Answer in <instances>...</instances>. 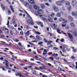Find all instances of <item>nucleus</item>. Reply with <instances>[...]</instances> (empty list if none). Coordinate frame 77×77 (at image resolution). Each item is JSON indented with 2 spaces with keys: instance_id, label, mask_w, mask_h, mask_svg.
I'll return each mask as SVG.
<instances>
[{
  "instance_id": "nucleus-10",
  "label": "nucleus",
  "mask_w": 77,
  "mask_h": 77,
  "mask_svg": "<svg viewBox=\"0 0 77 77\" xmlns=\"http://www.w3.org/2000/svg\"><path fill=\"white\" fill-rule=\"evenodd\" d=\"M72 3L73 6L77 5V2L75 0H73L72 2Z\"/></svg>"
},
{
  "instance_id": "nucleus-23",
  "label": "nucleus",
  "mask_w": 77,
  "mask_h": 77,
  "mask_svg": "<svg viewBox=\"0 0 77 77\" xmlns=\"http://www.w3.org/2000/svg\"><path fill=\"white\" fill-rule=\"evenodd\" d=\"M35 33L36 34L38 35H41V33L39 32L35 31Z\"/></svg>"
},
{
  "instance_id": "nucleus-52",
  "label": "nucleus",
  "mask_w": 77,
  "mask_h": 77,
  "mask_svg": "<svg viewBox=\"0 0 77 77\" xmlns=\"http://www.w3.org/2000/svg\"><path fill=\"white\" fill-rule=\"evenodd\" d=\"M39 68H40L41 69H45V68H42L41 67H40Z\"/></svg>"
},
{
  "instance_id": "nucleus-21",
  "label": "nucleus",
  "mask_w": 77,
  "mask_h": 77,
  "mask_svg": "<svg viewBox=\"0 0 77 77\" xmlns=\"http://www.w3.org/2000/svg\"><path fill=\"white\" fill-rule=\"evenodd\" d=\"M73 35L75 36H77V32L76 31H74L73 33Z\"/></svg>"
},
{
  "instance_id": "nucleus-22",
  "label": "nucleus",
  "mask_w": 77,
  "mask_h": 77,
  "mask_svg": "<svg viewBox=\"0 0 77 77\" xmlns=\"http://www.w3.org/2000/svg\"><path fill=\"white\" fill-rule=\"evenodd\" d=\"M48 21L49 22H50L51 23H53V21L51 18L48 19Z\"/></svg>"
},
{
  "instance_id": "nucleus-46",
  "label": "nucleus",
  "mask_w": 77,
  "mask_h": 77,
  "mask_svg": "<svg viewBox=\"0 0 77 77\" xmlns=\"http://www.w3.org/2000/svg\"><path fill=\"white\" fill-rule=\"evenodd\" d=\"M48 54H49V55H51V54H52H52H53V52H49L48 53Z\"/></svg>"
},
{
  "instance_id": "nucleus-63",
  "label": "nucleus",
  "mask_w": 77,
  "mask_h": 77,
  "mask_svg": "<svg viewBox=\"0 0 77 77\" xmlns=\"http://www.w3.org/2000/svg\"><path fill=\"white\" fill-rule=\"evenodd\" d=\"M58 70H59V71H62V69L60 68H58Z\"/></svg>"
},
{
  "instance_id": "nucleus-36",
  "label": "nucleus",
  "mask_w": 77,
  "mask_h": 77,
  "mask_svg": "<svg viewBox=\"0 0 77 77\" xmlns=\"http://www.w3.org/2000/svg\"><path fill=\"white\" fill-rule=\"evenodd\" d=\"M29 44H30V45H35L32 43H31L30 42H29Z\"/></svg>"
},
{
  "instance_id": "nucleus-37",
  "label": "nucleus",
  "mask_w": 77,
  "mask_h": 77,
  "mask_svg": "<svg viewBox=\"0 0 77 77\" xmlns=\"http://www.w3.org/2000/svg\"><path fill=\"white\" fill-rule=\"evenodd\" d=\"M9 20L8 21L7 23V25L8 26V27H9Z\"/></svg>"
},
{
  "instance_id": "nucleus-3",
  "label": "nucleus",
  "mask_w": 77,
  "mask_h": 77,
  "mask_svg": "<svg viewBox=\"0 0 77 77\" xmlns=\"http://www.w3.org/2000/svg\"><path fill=\"white\" fill-rule=\"evenodd\" d=\"M65 4L66 5L68 6V9H69V11H71V6L70 5V3L68 1H66L65 2Z\"/></svg>"
},
{
  "instance_id": "nucleus-55",
  "label": "nucleus",
  "mask_w": 77,
  "mask_h": 77,
  "mask_svg": "<svg viewBox=\"0 0 77 77\" xmlns=\"http://www.w3.org/2000/svg\"><path fill=\"white\" fill-rule=\"evenodd\" d=\"M36 63H38L39 64H41V62H36Z\"/></svg>"
},
{
  "instance_id": "nucleus-30",
  "label": "nucleus",
  "mask_w": 77,
  "mask_h": 77,
  "mask_svg": "<svg viewBox=\"0 0 77 77\" xmlns=\"http://www.w3.org/2000/svg\"><path fill=\"white\" fill-rule=\"evenodd\" d=\"M66 24H62V27H65V26H66Z\"/></svg>"
},
{
  "instance_id": "nucleus-20",
  "label": "nucleus",
  "mask_w": 77,
  "mask_h": 77,
  "mask_svg": "<svg viewBox=\"0 0 77 77\" xmlns=\"http://www.w3.org/2000/svg\"><path fill=\"white\" fill-rule=\"evenodd\" d=\"M10 8H11V9L12 11V12H15V11L13 9V8H12V7L11 5L10 6Z\"/></svg>"
},
{
  "instance_id": "nucleus-53",
  "label": "nucleus",
  "mask_w": 77,
  "mask_h": 77,
  "mask_svg": "<svg viewBox=\"0 0 77 77\" xmlns=\"http://www.w3.org/2000/svg\"><path fill=\"white\" fill-rule=\"evenodd\" d=\"M44 40L45 41V42H48V41H47V39H46L45 38H44Z\"/></svg>"
},
{
  "instance_id": "nucleus-2",
  "label": "nucleus",
  "mask_w": 77,
  "mask_h": 77,
  "mask_svg": "<svg viewBox=\"0 0 77 77\" xmlns=\"http://www.w3.org/2000/svg\"><path fill=\"white\" fill-rule=\"evenodd\" d=\"M53 8L54 9V11L55 12H57L59 11V8L57 7L55 5H53Z\"/></svg>"
},
{
  "instance_id": "nucleus-48",
  "label": "nucleus",
  "mask_w": 77,
  "mask_h": 77,
  "mask_svg": "<svg viewBox=\"0 0 77 77\" xmlns=\"http://www.w3.org/2000/svg\"><path fill=\"white\" fill-rule=\"evenodd\" d=\"M20 35H23V31H21V32H20Z\"/></svg>"
},
{
  "instance_id": "nucleus-31",
  "label": "nucleus",
  "mask_w": 77,
  "mask_h": 77,
  "mask_svg": "<svg viewBox=\"0 0 77 77\" xmlns=\"http://www.w3.org/2000/svg\"><path fill=\"white\" fill-rule=\"evenodd\" d=\"M8 15H11V11H10L9 10L8 11Z\"/></svg>"
},
{
  "instance_id": "nucleus-9",
  "label": "nucleus",
  "mask_w": 77,
  "mask_h": 77,
  "mask_svg": "<svg viewBox=\"0 0 77 77\" xmlns=\"http://www.w3.org/2000/svg\"><path fill=\"white\" fill-rule=\"evenodd\" d=\"M35 14L37 16H39L40 17H42V15H40V13H39V12L38 11H35Z\"/></svg>"
},
{
  "instance_id": "nucleus-25",
  "label": "nucleus",
  "mask_w": 77,
  "mask_h": 77,
  "mask_svg": "<svg viewBox=\"0 0 77 77\" xmlns=\"http://www.w3.org/2000/svg\"><path fill=\"white\" fill-rule=\"evenodd\" d=\"M29 8L30 10H32V5H29Z\"/></svg>"
},
{
  "instance_id": "nucleus-42",
  "label": "nucleus",
  "mask_w": 77,
  "mask_h": 77,
  "mask_svg": "<svg viewBox=\"0 0 77 77\" xmlns=\"http://www.w3.org/2000/svg\"><path fill=\"white\" fill-rule=\"evenodd\" d=\"M45 5H46V6H50V5L48 4V3H45Z\"/></svg>"
},
{
  "instance_id": "nucleus-16",
  "label": "nucleus",
  "mask_w": 77,
  "mask_h": 77,
  "mask_svg": "<svg viewBox=\"0 0 77 77\" xmlns=\"http://www.w3.org/2000/svg\"><path fill=\"white\" fill-rule=\"evenodd\" d=\"M54 15H55V14L53 13H52L51 14V15H50L49 16V17H53V16Z\"/></svg>"
},
{
  "instance_id": "nucleus-56",
  "label": "nucleus",
  "mask_w": 77,
  "mask_h": 77,
  "mask_svg": "<svg viewBox=\"0 0 77 77\" xmlns=\"http://www.w3.org/2000/svg\"><path fill=\"white\" fill-rule=\"evenodd\" d=\"M19 16H22L23 14L21 13H20L19 14Z\"/></svg>"
},
{
  "instance_id": "nucleus-7",
  "label": "nucleus",
  "mask_w": 77,
  "mask_h": 77,
  "mask_svg": "<svg viewBox=\"0 0 77 77\" xmlns=\"http://www.w3.org/2000/svg\"><path fill=\"white\" fill-rule=\"evenodd\" d=\"M33 8L35 10H38L39 9V7H38L36 5H33Z\"/></svg>"
},
{
  "instance_id": "nucleus-64",
  "label": "nucleus",
  "mask_w": 77,
  "mask_h": 77,
  "mask_svg": "<svg viewBox=\"0 0 77 77\" xmlns=\"http://www.w3.org/2000/svg\"><path fill=\"white\" fill-rule=\"evenodd\" d=\"M43 77H47V76L46 75H42Z\"/></svg>"
},
{
  "instance_id": "nucleus-35",
  "label": "nucleus",
  "mask_w": 77,
  "mask_h": 77,
  "mask_svg": "<svg viewBox=\"0 0 77 77\" xmlns=\"http://www.w3.org/2000/svg\"><path fill=\"white\" fill-rule=\"evenodd\" d=\"M54 50H59V49H58V48H56V47H54L53 48Z\"/></svg>"
},
{
  "instance_id": "nucleus-62",
  "label": "nucleus",
  "mask_w": 77,
  "mask_h": 77,
  "mask_svg": "<svg viewBox=\"0 0 77 77\" xmlns=\"http://www.w3.org/2000/svg\"><path fill=\"white\" fill-rule=\"evenodd\" d=\"M35 69L39 70V69H38V68L37 67H35Z\"/></svg>"
},
{
  "instance_id": "nucleus-40",
  "label": "nucleus",
  "mask_w": 77,
  "mask_h": 77,
  "mask_svg": "<svg viewBox=\"0 0 77 77\" xmlns=\"http://www.w3.org/2000/svg\"><path fill=\"white\" fill-rule=\"evenodd\" d=\"M59 20L60 21H61L62 20H63V18L60 17V19H59Z\"/></svg>"
},
{
  "instance_id": "nucleus-12",
  "label": "nucleus",
  "mask_w": 77,
  "mask_h": 77,
  "mask_svg": "<svg viewBox=\"0 0 77 77\" xmlns=\"http://www.w3.org/2000/svg\"><path fill=\"white\" fill-rule=\"evenodd\" d=\"M38 12H39V14H40V15H41V14H43L44 13V11L41 9H39L38 10Z\"/></svg>"
},
{
  "instance_id": "nucleus-34",
  "label": "nucleus",
  "mask_w": 77,
  "mask_h": 77,
  "mask_svg": "<svg viewBox=\"0 0 77 77\" xmlns=\"http://www.w3.org/2000/svg\"><path fill=\"white\" fill-rule=\"evenodd\" d=\"M42 44H43V42H40L38 43V45H42Z\"/></svg>"
},
{
  "instance_id": "nucleus-54",
  "label": "nucleus",
  "mask_w": 77,
  "mask_h": 77,
  "mask_svg": "<svg viewBox=\"0 0 77 77\" xmlns=\"http://www.w3.org/2000/svg\"><path fill=\"white\" fill-rule=\"evenodd\" d=\"M61 2L63 3H64L65 1L64 0H61Z\"/></svg>"
},
{
  "instance_id": "nucleus-57",
  "label": "nucleus",
  "mask_w": 77,
  "mask_h": 77,
  "mask_svg": "<svg viewBox=\"0 0 77 77\" xmlns=\"http://www.w3.org/2000/svg\"><path fill=\"white\" fill-rule=\"evenodd\" d=\"M1 42L2 43H3V44H6V42H3V41H1Z\"/></svg>"
},
{
  "instance_id": "nucleus-49",
  "label": "nucleus",
  "mask_w": 77,
  "mask_h": 77,
  "mask_svg": "<svg viewBox=\"0 0 77 77\" xmlns=\"http://www.w3.org/2000/svg\"><path fill=\"white\" fill-rule=\"evenodd\" d=\"M43 52L44 53H47V50H46V49H44Z\"/></svg>"
},
{
  "instance_id": "nucleus-50",
  "label": "nucleus",
  "mask_w": 77,
  "mask_h": 77,
  "mask_svg": "<svg viewBox=\"0 0 77 77\" xmlns=\"http://www.w3.org/2000/svg\"><path fill=\"white\" fill-rule=\"evenodd\" d=\"M68 23V20H66L65 22H63V24H64V23Z\"/></svg>"
},
{
  "instance_id": "nucleus-11",
  "label": "nucleus",
  "mask_w": 77,
  "mask_h": 77,
  "mask_svg": "<svg viewBox=\"0 0 77 77\" xmlns=\"http://www.w3.org/2000/svg\"><path fill=\"white\" fill-rule=\"evenodd\" d=\"M68 20L69 21H71V22H72V21H73V18L72 17L69 16L68 17Z\"/></svg>"
},
{
  "instance_id": "nucleus-28",
  "label": "nucleus",
  "mask_w": 77,
  "mask_h": 77,
  "mask_svg": "<svg viewBox=\"0 0 77 77\" xmlns=\"http://www.w3.org/2000/svg\"><path fill=\"white\" fill-rule=\"evenodd\" d=\"M1 7L3 9V10H5V7L4 6V5H1Z\"/></svg>"
},
{
  "instance_id": "nucleus-5",
  "label": "nucleus",
  "mask_w": 77,
  "mask_h": 77,
  "mask_svg": "<svg viewBox=\"0 0 77 77\" xmlns=\"http://www.w3.org/2000/svg\"><path fill=\"white\" fill-rule=\"evenodd\" d=\"M56 4L58 6H62L63 5V4L61 3V2L60 1H57L56 2Z\"/></svg>"
},
{
  "instance_id": "nucleus-14",
  "label": "nucleus",
  "mask_w": 77,
  "mask_h": 77,
  "mask_svg": "<svg viewBox=\"0 0 77 77\" xmlns=\"http://www.w3.org/2000/svg\"><path fill=\"white\" fill-rule=\"evenodd\" d=\"M42 8V9H44L45 8V6L43 4H40Z\"/></svg>"
},
{
  "instance_id": "nucleus-45",
  "label": "nucleus",
  "mask_w": 77,
  "mask_h": 77,
  "mask_svg": "<svg viewBox=\"0 0 77 77\" xmlns=\"http://www.w3.org/2000/svg\"><path fill=\"white\" fill-rule=\"evenodd\" d=\"M29 26H26V29H29Z\"/></svg>"
},
{
  "instance_id": "nucleus-26",
  "label": "nucleus",
  "mask_w": 77,
  "mask_h": 77,
  "mask_svg": "<svg viewBox=\"0 0 77 77\" xmlns=\"http://www.w3.org/2000/svg\"><path fill=\"white\" fill-rule=\"evenodd\" d=\"M57 15L58 17H60L61 16V14L60 13H58L57 14Z\"/></svg>"
},
{
  "instance_id": "nucleus-51",
  "label": "nucleus",
  "mask_w": 77,
  "mask_h": 77,
  "mask_svg": "<svg viewBox=\"0 0 77 77\" xmlns=\"http://www.w3.org/2000/svg\"><path fill=\"white\" fill-rule=\"evenodd\" d=\"M2 70H3V71H6V70H5V68H4V67H2Z\"/></svg>"
},
{
  "instance_id": "nucleus-6",
  "label": "nucleus",
  "mask_w": 77,
  "mask_h": 77,
  "mask_svg": "<svg viewBox=\"0 0 77 77\" xmlns=\"http://www.w3.org/2000/svg\"><path fill=\"white\" fill-rule=\"evenodd\" d=\"M35 39L36 40H38V41H41L42 39V38L39 35H37Z\"/></svg>"
},
{
  "instance_id": "nucleus-8",
  "label": "nucleus",
  "mask_w": 77,
  "mask_h": 77,
  "mask_svg": "<svg viewBox=\"0 0 77 77\" xmlns=\"http://www.w3.org/2000/svg\"><path fill=\"white\" fill-rule=\"evenodd\" d=\"M71 32V31H68V35L69 36V37L70 38V39H72L73 38V37H72V36L71 35V34H70V33H69V32Z\"/></svg>"
},
{
  "instance_id": "nucleus-27",
  "label": "nucleus",
  "mask_w": 77,
  "mask_h": 77,
  "mask_svg": "<svg viewBox=\"0 0 77 77\" xmlns=\"http://www.w3.org/2000/svg\"><path fill=\"white\" fill-rule=\"evenodd\" d=\"M42 20H43V21H45V22H47V19L45 18H43L42 19Z\"/></svg>"
},
{
  "instance_id": "nucleus-39",
  "label": "nucleus",
  "mask_w": 77,
  "mask_h": 77,
  "mask_svg": "<svg viewBox=\"0 0 77 77\" xmlns=\"http://www.w3.org/2000/svg\"><path fill=\"white\" fill-rule=\"evenodd\" d=\"M72 15H75V12H73L72 13Z\"/></svg>"
},
{
  "instance_id": "nucleus-41",
  "label": "nucleus",
  "mask_w": 77,
  "mask_h": 77,
  "mask_svg": "<svg viewBox=\"0 0 77 77\" xmlns=\"http://www.w3.org/2000/svg\"><path fill=\"white\" fill-rule=\"evenodd\" d=\"M6 68H7V69H11V68H10L9 67L8 65L6 66Z\"/></svg>"
},
{
  "instance_id": "nucleus-1",
  "label": "nucleus",
  "mask_w": 77,
  "mask_h": 77,
  "mask_svg": "<svg viewBox=\"0 0 77 77\" xmlns=\"http://www.w3.org/2000/svg\"><path fill=\"white\" fill-rule=\"evenodd\" d=\"M24 12H25V13L27 14V18H28V19H28L27 21V22L28 23H29L31 26H33V24H34V22H33V20H32V17L30 16L27 13V12L26 11L24 10Z\"/></svg>"
},
{
  "instance_id": "nucleus-19",
  "label": "nucleus",
  "mask_w": 77,
  "mask_h": 77,
  "mask_svg": "<svg viewBox=\"0 0 77 77\" xmlns=\"http://www.w3.org/2000/svg\"><path fill=\"white\" fill-rule=\"evenodd\" d=\"M70 24L71 27H75V24H74V23H71Z\"/></svg>"
},
{
  "instance_id": "nucleus-58",
  "label": "nucleus",
  "mask_w": 77,
  "mask_h": 77,
  "mask_svg": "<svg viewBox=\"0 0 77 77\" xmlns=\"http://www.w3.org/2000/svg\"><path fill=\"white\" fill-rule=\"evenodd\" d=\"M32 74H35V75H36L35 74V73H34V70H32Z\"/></svg>"
},
{
  "instance_id": "nucleus-61",
  "label": "nucleus",
  "mask_w": 77,
  "mask_h": 77,
  "mask_svg": "<svg viewBox=\"0 0 77 77\" xmlns=\"http://www.w3.org/2000/svg\"><path fill=\"white\" fill-rule=\"evenodd\" d=\"M30 60L31 61H35V60H34V59H31Z\"/></svg>"
},
{
  "instance_id": "nucleus-17",
  "label": "nucleus",
  "mask_w": 77,
  "mask_h": 77,
  "mask_svg": "<svg viewBox=\"0 0 77 77\" xmlns=\"http://www.w3.org/2000/svg\"><path fill=\"white\" fill-rule=\"evenodd\" d=\"M24 5L25 6H29V3L25 2L24 3Z\"/></svg>"
},
{
  "instance_id": "nucleus-4",
  "label": "nucleus",
  "mask_w": 77,
  "mask_h": 77,
  "mask_svg": "<svg viewBox=\"0 0 77 77\" xmlns=\"http://www.w3.org/2000/svg\"><path fill=\"white\" fill-rule=\"evenodd\" d=\"M28 2L31 5H35V2L33 0H28Z\"/></svg>"
},
{
  "instance_id": "nucleus-15",
  "label": "nucleus",
  "mask_w": 77,
  "mask_h": 77,
  "mask_svg": "<svg viewBox=\"0 0 77 77\" xmlns=\"http://www.w3.org/2000/svg\"><path fill=\"white\" fill-rule=\"evenodd\" d=\"M29 33H30V31L28 30L25 33L26 36H29Z\"/></svg>"
},
{
  "instance_id": "nucleus-32",
  "label": "nucleus",
  "mask_w": 77,
  "mask_h": 77,
  "mask_svg": "<svg viewBox=\"0 0 77 77\" xmlns=\"http://www.w3.org/2000/svg\"><path fill=\"white\" fill-rule=\"evenodd\" d=\"M61 32H62V33L63 34V35H65V36H67V35H66V34L65 33L63 32V31H62Z\"/></svg>"
},
{
  "instance_id": "nucleus-29",
  "label": "nucleus",
  "mask_w": 77,
  "mask_h": 77,
  "mask_svg": "<svg viewBox=\"0 0 77 77\" xmlns=\"http://www.w3.org/2000/svg\"><path fill=\"white\" fill-rule=\"evenodd\" d=\"M66 28L67 30H68L69 29V27L68 25H67L66 26Z\"/></svg>"
},
{
  "instance_id": "nucleus-60",
  "label": "nucleus",
  "mask_w": 77,
  "mask_h": 77,
  "mask_svg": "<svg viewBox=\"0 0 77 77\" xmlns=\"http://www.w3.org/2000/svg\"><path fill=\"white\" fill-rule=\"evenodd\" d=\"M57 20V17H55L54 19V20L55 21H56V20Z\"/></svg>"
},
{
  "instance_id": "nucleus-59",
  "label": "nucleus",
  "mask_w": 77,
  "mask_h": 77,
  "mask_svg": "<svg viewBox=\"0 0 77 77\" xmlns=\"http://www.w3.org/2000/svg\"><path fill=\"white\" fill-rule=\"evenodd\" d=\"M8 65H9V63H8V62L7 63H6V64H5L6 66H8Z\"/></svg>"
},
{
  "instance_id": "nucleus-18",
  "label": "nucleus",
  "mask_w": 77,
  "mask_h": 77,
  "mask_svg": "<svg viewBox=\"0 0 77 77\" xmlns=\"http://www.w3.org/2000/svg\"><path fill=\"white\" fill-rule=\"evenodd\" d=\"M53 42L51 41H49L47 42V45H51V43H52Z\"/></svg>"
},
{
  "instance_id": "nucleus-47",
  "label": "nucleus",
  "mask_w": 77,
  "mask_h": 77,
  "mask_svg": "<svg viewBox=\"0 0 77 77\" xmlns=\"http://www.w3.org/2000/svg\"><path fill=\"white\" fill-rule=\"evenodd\" d=\"M57 32H58V33H60V30H59V29H57Z\"/></svg>"
},
{
  "instance_id": "nucleus-13",
  "label": "nucleus",
  "mask_w": 77,
  "mask_h": 77,
  "mask_svg": "<svg viewBox=\"0 0 77 77\" xmlns=\"http://www.w3.org/2000/svg\"><path fill=\"white\" fill-rule=\"evenodd\" d=\"M38 25H41V27H44V25H43V23H42V22H38Z\"/></svg>"
},
{
  "instance_id": "nucleus-24",
  "label": "nucleus",
  "mask_w": 77,
  "mask_h": 77,
  "mask_svg": "<svg viewBox=\"0 0 77 77\" xmlns=\"http://www.w3.org/2000/svg\"><path fill=\"white\" fill-rule=\"evenodd\" d=\"M55 55L57 56H58V54H55V53H54L53 54H52V56H55Z\"/></svg>"
},
{
  "instance_id": "nucleus-33",
  "label": "nucleus",
  "mask_w": 77,
  "mask_h": 77,
  "mask_svg": "<svg viewBox=\"0 0 77 77\" xmlns=\"http://www.w3.org/2000/svg\"><path fill=\"white\" fill-rule=\"evenodd\" d=\"M75 59V57L73 56H72L71 57V59H73V60H74Z\"/></svg>"
},
{
  "instance_id": "nucleus-43",
  "label": "nucleus",
  "mask_w": 77,
  "mask_h": 77,
  "mask_svg": "<svg viewBox=\"0 0 77 77\" xmlns=\"http://www.w3.org/2000/svg\"><path fill=\"white\" fill-rule=\"evenodd\" d=\"M60 41L61 42H64V39H61Z\"/></svg>"
},
{
  "instance_id": "nucleus-44",
  "label": "nucleus",
  "mask_w": 77,
  "mask_h": 77,
  "mask_svg": "<svg viewBox=\"0 0 77 77\" xmlns=\"http://www.w3.org/2000/svg\"><path fill=\"white\" fill-rule=\"evenodd\" d=\"M18 75H20V77H23V75H21V73H18Z\"/></svg>"
},
{
  "instance_id": "nucleus-38",
  "label": "nucleus",
  "mask_w": 77,
  "mask_h": 77,
  "mask_svg": "<svg viewBox=\"0 0 77 77\" xmlns=\"http://www.w3.org/2000/svg\"><path fill=\"white\" fill-rule=\"evenodd\" d=\"M56 25V24H54V25H53V26H54V29L55 30H56V26H55V25Z\"/></svg>"
}]
</instances>
